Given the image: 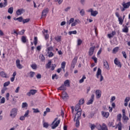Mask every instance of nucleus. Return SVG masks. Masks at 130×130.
<instances>
[{
	"mask_svg": "<svg viewBox=\"0 0 130 130\" xmlns=\"http://www.w3.org/2000/svg\"><path fill=\"white\" fill-rule=\"evenodd\" d=\"M102 92L101 90L100 89H97L95 91V96L96 99H99L101 98Z\"/></svg>",
	"mask_w": 130,
	"mask_h": 130,
	"instance_id": "8",
	"label": "nucleus"
},
{
	"mask_svg": "<svg viewBox=\"0 0 130 130\" xmlns=\"http://www.w3.org/2000/svg\"><path fill=\"white\" fill-rule=\"evenodd\" d=\"M114 62L116 66L118 67V68H121V63H120V61L117 59V58H115Z\"/></svg>",
	"mask_w": 130,
	"mask_h": 130,
	"instance_id": "13",
	"label": "nucleus"
},
{
	"mask_svg": "<svg viewBox=\"0 0 130 130\" xmlns=\"http://www.w3.org/2000/svg\"><path fill=\"white\" fill-rule=\"evenodd\" d=\"M8 85H10V81L6 82L4 83V87H7Z\"/></svg>",
	"mask_w": 130,
	"mask_h": 130,
	"instance_id": "62",
	"label": "nucleus"
},
{
	"mask_svg": "<svg viewBox=\"0 0 130 130\" xmlns=\"http://www.w3.org/2000/svg\"><path fill=\"white\" fill-rule=\"evenodd\" d=\"M92 59H93L95 62V63H97V58L95 57V56H93L92 57Z\"/></svg>",
	"mask_w": 130,
	"mask_h": 130,
	"instance_id": "58",
	"label": "nucleus"
},
{
	"mask_svg": "<svg viewBox=\"0 0 130 130\" xmlns=\"http://www.w3.org/2000/svg\"><path fill=\"white\" fill-rule=\"evenodd\" d=\"M80 119H81V116H77L76 118L74 121H76V127H79L80 125Z\"/></svg>",
	"mask_w": 130,
	"mask_h": 130,
	"instance_id": "9",
	"label": "nucleus"
},
{
	"mask_svg": "<svg viewBox=\"0 0 130 130\" xmlns=\"http://www.w3.org/2000/svg\"><path fill=\"white\" fill-rule=\"evenodd\" d=\"M14 12V8L13 7H10L8 9V13H9V14H13V13Z\"/></svg>",
	"mask_w": 130,
	"mask_h": 130,
	"instance_id": "31",
	"label": "nucleus"
},
{
	"mask_svg": "<svg viewBox=\"0 0 130 130\" xmlns=\"http://www.w3.org/2000/svg\"><path fill=\"white\" fill-rule=\"evenodd\" d=\"M58 77H57V75L56 74L53 75L52 76V80H54V79L56 78V80H57Z\"/></svg>",
	"mask_w": 130,
	"mask_h": 130,
	"instance_id": "53",
	"label": "nucleus"
},
{
	"mask_svg": "<svg viewBox=\"0 0 130 130\" xmlns=\"http://www.w3.org/2000/svg\"><path fill=\"white\" fill-rule=\"evenodd\" d=\"M122 54H123V56L124 58H126V53H125V51H122Z\"/></svg>",
	"mask_w": 130,
	"mask_h": 130,
	"instance_id": "59",
	"label": "nucleus"
},
{
	"mask_svg": "<svg viewBox=\"0 0 130 130\" xmlns=\"http://www.w3.org/2000/svg\"><path fill=\"white\" fill-rule=\"evenodd\" d=\"M95 50V46L93 47H91L90 49H89V51L88 52L89 53V55H90V56L93 55V54L94 53V51Z\"/></svg>",
	"mask_w": 130,
	"mask_h": 130,
	"instance_id": "16",
	"label": "nucleus"
},
{
	"mask_svg": "<svg viewBox=\"0 0 130 130\" xmlns=\"http://www.w3.org/2000/svg\"><path fill=\"white\" fill-rule=\"evenodd\" d=\"M129 100H130L129 97H126V98L125 99V100H124L125 103L124 104V105L125 107H126V106H127V105L128 104V103L129 101Z\"/></svg>",
	"mask_w": 130,
	"mask_h": 130,
	"instance_id": "23",
	"label": "nucleus"
},
{
	"mask_svg": "<svg viewBox=\"0 0 130 130\" xmlns=\"http://www.w3.org/2000/svg\"><path fill=\"white\" fill-rule=\"evenodd\" d=\"M17 112L18 109H17L16 108H13L10 111V116L13 118H15V117H16V116L17 115Z\"/></svg>",
	"mask_w": 130,
	"mask_h": 130,
	"instance_id": "4",
	"label": "nucleus"
},
{
	"mask_svg": "<svg viewBox=\"0 0 130 130\" xmlns=\"http://www.w3.org/2000/svg\"><path fill=\"white\" fill-rule=\"evenodd\" d=\"M94 94H92L91 96V99L87 103V105H90V104H92L93 103V101H94Z\"/></svg>",
	"mask_w": 130,
	"mask_h": 130,
	"instance_id": "17",
	"label": "nucleus"
},
{
	"mask_svg": "<svg viewBox=\"0 0 130 130\" xmlns=\"http://www.w3.org/2000/svg\"><path fill=\"white\" fill-rule=\"evenodd\" d=\"M122 32L124 33H127L128 32V27L125 25L124 28L122 29Z\"/></svg>",
	"mask_w": 130,
	"mask_h": 130,
	"instance_id": "29",
	"label": "nucleus"
},
{
	"mask_svg": "<svg viewBox=\"0 0 130 130\" xmlns=\"http://www.w3.org/2000/svg\"><path fill=\"white\" fill-rule=\"evenodd\" d=\"M20 62V61L19 59H17L16 60V64L17 68L21 70V69H23V66H22V65Z\"/></svg>",
	"mask_w": 130,
	"mask_h": 130,
	"instance_id": "12",
	"label": "nucleus"
},
{
	"mask_svg": "<svg viewBox=\"0 0 130 130\" xmlns=\"http://www.w3.org/2000/svg\"><path fill=\"white\" fill-rule=\"evenodd\" d=\"M75 21V19L74 18H71L69 21H68L67 22V25H70V24H73L74 21Z\"/></svg>",
	"mask_w": 130,
	"mask_h": 130,
	"instance_id": "27",
	"label": "nucleus"
},
{
	"mask_svg": "<svg viewBox=\"0 0 130 130\" xmlns=\"http://www.w3.org/2000/svg\"><path fill=\"white\" fill-rule=\"evenodd\" d=\"M55 40L57 42H60L61 41V36H58L55 38Z\"/></svg>",
	"mask_w": 130,
	"mask_h": 130,
	"instance_id": "32",
	"label": "nucleus"
},
{
	"mask_svg": "<svg viewBox=\"0 0 130 130\" xmlns=\"http://www.w3.org/2000/svg\"><path fill=\"white\" fill-rule=\"evenodd\" d=\"M122 6L123 8L128 9L130 7V2H127L126 3L125 2H123V3H122Z\"/></svg>",
	"mask_w": 130,
	"mask_h": 130,
	"instance_id": "14",
	"label": "nucleus"
},
{
	"mask_svg": "<svg viewBox=\"0 0 130 130\" xmlns=\"http://www.w3.org/2000/svg\"><path fill=\"white\" fill-rule=\"evenodd\" d=\"M29 110H27L26 112H25V114H24V117H28V115H29Z\"/></svg>",
	"mask_w": 130,
	"mask_h": 130,
	"instance_id": "55",
	"label": "nucleus"
},
{
	"mask_svg": "<svg viewBox=\"0 0 130 130\" xmlns=\"http://www.w3.org/2000/svg\"><path fill=\"white\" fill-rule=\"evenodd\" d=\"M90 127L91 128V130H93L95 129V127H96V125L94 124H91L90 125Z\"/></svg>",
	"mask_w": 130,
	"mask_h": 130,
	"instance_id": "47",
	"label": "nucleus"
},
{
	"mask_svg": "<svg viewBox=\"0 0 130 130\" xmlns=\"http://www.w3.org/2000/svg\"><path fill=\"white\" fill-rule=\"evenodd\" d=\"M77 23H81V21L78 19H75L74 22L71 24V27H75L77 25Z\"/></svg>",
	"mask_w": 130,
	"mask_h": 130,
	"instance_id": "22",
	"label": "nucleus"
},
{
	"mask_svg": "<svg viewBox=\"0 0 130 130\" xmlns=\"http://www.w3.org/2000/svg\"><path fill=\"white\" fill-rule=\"evenodd\" d=\"M25 9H19L17 10L16 15H17V16H20V15H22V14H24V13H25Z\"/></svg>",
	"mask_w": 130,
	"mask_h": 130,
	"instance_id": "10",
	"label": "nucleus"
},
{
	"mask_svg": "<svg viewBox=\"0 0 130 130\" xmlns=\"http://www.w3.org/2000/svg\"><path fill=\"white\" fill-rule=\"evenodd\" d=\"M48 54L49 57H52V56H53L54 55L53 53L51 52H48Z\"/></svg>",
	"mask_w": 130,
	"mask_h": 130,
	"instance_id": "51",
	"label": "nucleus"
},
{
	"mask_svg": "<svg viewBox=\"0 0 130 130\" xmlns=\"http://www.w3.org/2000/svg\"><path fill=\"white\" fill-rule=\"evenodd\" d=\"M38 41L37 37H35L34 39V43L35 45H37V42Z\"/></svg>",
	"mask_w": 130,
	"mask_h": 130,
	"instance_id": "42",
	"label": "nucleus"
},
{
	"mask_svg": "<svg viewBox=\"0 0 130 130\" xmlns=\"http://www.w3.org/2000/svg\"><path fill=\"white\" fill-rule=\"evenodd\" d=\"M47 49L48 52H50V51H52V50H53V47H52V46L48 47Z\"/></svg>",
	"mask_w": 130,
	"mask_h": 130,
	"instance_id": "46",
	"label": "nucleus"
},
{
	"mask_svg": "<svg viewBox=\"0 0 130 130\" xmlns=\"http://www.w3.org/2000/svg\"><path fill=\"white\" fill-rule=\"evenodd\" d=\"M19 91H20V87H19V86H18V87L16 88V89L15 92V93H19Z\"/></svg>",
	"mask_w": 130,
	"mask_h": 130,
	"instance_id": "63",
	"label": "nucleus"
},
{
	"mask_svg": "<svg viewBox=\"0 0 130 130\" xmlns=\"http://www.w3.org/2000/svg\"><path fill=\"white\" fill-rule=\"evenodd\" d=\"M64 85L66 87H70V80H66L64 82Z\"/></svg>",
	"mask_w": 130,
	"mask_h": 130,
	"instance_id": "30",
	"label": "nucleus"
},
{
	"mask_svg": "<svg viewBox=\"0 0 130 130\" xmlns=\"http://www.w3.org/2000/svg\"><path fill=\"white\" fill-rule=\"evenodd\" d=\"M49 11V10H48V8H46V9H44L42 11V17H44V18H45V17H46V15H47V14H48Z\"/></svg>",
	"mask_w": 130,
	"mask_h": 130,
	"instance_id": "11",
	"label": "nucleus"
},
{
	"mask_svg": "<svg viewBox=\"0 0 130 130\" xmlns=\"http://www.w3.org/2000/svg\"><path fill=\"white\" fill-rule=\"evenodd\" d=\"M49 125L48 124V123H47V122H45L43 124L44 127H45L46 128H47V127H48Z\"/></svg>",
	"mask_w": 130,
	"mask_h": 130,
	"instance_id": "54",
	"label": "nucleus"
},
{
	"mask_svg": "<svg viewBox=\"0 0 130 130\" xmlns=\"http://www.w3.org/2000/svg\"><path fill=\"white\" fill-rule=\"evenodd\" d=\"M102 73V71H101V69L100 68H98V71L96 73V77L97 79H99V76H100V82H102L103 81V79L104 78L103 77V76H102V74H101Z\"/></svg>",
	"mask_w": 130,
	"mask_h": 130,
	"instance_id": "3",
	"label": "nucleus"
},
{
	"mask_svg": "<svg viewBox=\"0 0 130 130\" xmlns=\"http://www.w3.org/2000/svg\"><path fill=\"white\" fill-rule=\"evenodd\" d=\"M23 17H18V22H23Z\"/></svg>",
	"mask_w": 130,
	"mask_h": 130,
	"instance_id": "61",
	"label": "nucleus"
},
{
	"mask_svg": "<svg viewBox=\"0 0 130 130\" xmlns=\"http://www.w3.org/2000/svg\"><path fill=\"white\" fill-rule=\"evenodd\" d=\"M5 102H6V100L5 98H2V99L1 100L0 104H4Z\"/></svg>",
	"mask_w": 130,
	"mask_h": 130,
	"instance_id": "48",
	"label": "nucleus"
},
{
	"mask_svg": "<svg viewBox=\"0 0 130 130\" xmlns=\"http://www.w3.org/2000/svg\"><path fill=\"white\" fill-rule=\"evenodd\" d=\"M50 68L51 71H54V69L56 67V65H55V64H52Z\"/></svg>",
	"mask_w": 130,
	"mask_h": 130,
	"instance_id": "38",
	"label": "nucleus"
},
{
	"mask_svg": "<svg viewBox=\"0 0 130 130\" xmlns=\"http://www.w3.org/2000/svg\"><path fill=\"white\" fill-rule=\"evenodd\" d=\"M61 69L64 71V68H66V61H63L61 64Z\"/></svg>",
	"mask_w": 130,
	"mask_h": 130,
	"instance_id": "41",
	"label": "nucleus"
},
{
	"mask_svg": "<svg viewBox=\"0 0 130 130\" xmlns=\"http://www.w3.org/2000/svg\"><path fill=\"white\" fill-rule=\"evenodd\" d=\"M59 123H60V120H58L57 121H56L52 126V129L56 128V127L58 126V124H59Z\"/></svg>",
	"mask_w": 130,
	"mask_h": 130,
	"instance_id": "15",
	"label": "nucleus"
},
{
	"mask_svg": "<svg viewBox=\"0 0 130 130\" xmlns=\"http://www.w3.org/2000/svg\"><path fill=\"white\" fill-rule=\"evenodd\" d=\"M85 9H81L80 12V14L81 15V16L83 17V16H85Z\"/></svg>",
	"mask_w": 130,
	"mask_h": 130,
	"instance_id": "37",
	"label": "nucleus"
},
{
	"mask_svg": "<svg viewBox=\"0 0 130 130\" xmlns=\"http://www.w3.org/2000/svg\"><path fill=\"white\" fill-rule=\"evenodd\" d=\"M27 106L28 104H27V103H23L22 104V108H25V107H27Z\"/></svg>",
	"mask_w": 130,
	"mask_h": 130,
	"instance_id": "52",
	"label": "nucleus"
},
{
	"mask_svg": "<svg viewBox=\"0 0 130 130\" xmlns=\"http://www.w3.org/2000/svg\"><path fill=\"white\" fill-rule=\"evenodd\" d=\"M82 41L81 40V39H78L77 41V45H81V44H82Z\"/></svg>",
	"mask_w": 130,
	"mask_h": 130,
	"instance_id": "57",
	"label": "nucleus"
},
{
	"mask_svg": "<svg viewBox=\"0 0 130 130\" xmlns=\"http://www.w3.org/2000/svg\"><path fill=\"white\" fill-rule=\"evenodd\" d=\"M104 67H105V69H106V70H109V65L108 64V62H107V60L104 61L103 62Z\"/></svg>",
	"mask_w": 130,
	"mask_h": 130,
	"instance_id": "20",
	"label": "nucleus"
},
{
	"mask_svg": "<svg viewBox=\"0 0 130 130\" xmlns=\"http://www.w3.org/2000/svg\"><path fill=\"white\" fill-rule=\"evenodd\" d=\"M86 12H88V13H90L91 16H92V17H96V16H97V14H98V11L96 10L94 11L92 8H90L87 10Z\"/></svg>",
	"mask_w": 130,
	"mask_h": 130,
	"instance_id": "5",
	"label": "nucleus"
},
{
	"mask_svg": "<svg viewBox=\"0 0 130 130\" xmlns=\"http://www.w3.org/2000/svg\"><path fill=\"white\" fill-rule=\"evenodd\" d=\"M58 90H60L62 91H66L67 90V87L64 84H62L60 87L58 88Z\"/></svg>",
	"mask_w": 130,
	"mask_h": 130,
	"instance_id": "25",
	"label": "nucleus"
},
{
	"mask_svg": "<svg viewBox=\"0 0 130 130\" xmlns=\"http://www.w3.org/2000/svg\"><path fill=\"white\" fill-rule=\"evenodd\" d=\"M30 21L29 19H23L22 22L23 24H25L26 23H28Z\"/></svg>",
	"mask_w": 130,
	"mask_h": 130,
	"instance_id": "50",
	"label": "nucleus"
},
{
	"mask_svg": "<svg viewBox=\"0 0 130 130\" xmlns=\"http://www.w3.org/2000/svg\"><path fill=\"white\" fill-rule=\"evenodd\" d=\"M30 67L32 70H37V64H36V63L31 64Z\"/></svg>",
	"mask_w": 130,
	"mask_h": 130,
	"instance_id": "33",
	"label": "nucleus"
},
{
	"mask_svg": "<svg viewBox=\"0 0 130 130\" xmlns=\"http://www.w3.org/2000/svg\"><path fill=\"white\" fill-rule=\"evenodd\" d=\"M69 34L70 35H72V34L76 35V34H77V30L70 31Z\"/></svg>",
	"mask_w": 130,
	"mask_h": 130,
	"instance_id": "43",
	"label": "nucleus"
},
{
	"mask_svg": "<svg viewBox=\"0 0 130 130\" xmlns=\"http://www.w3.org/2000/svg\"><path fill=\"white\" fill-rule=\"evenodd\" d=\"M118 22H119V24L120 25H122L123 23V19H122V17L121 16H120V17H119L118 18Z\"/></svg>",
	"mask_w": 130,
	"mask_h": 130,
	"instance_id": "28",
	"label": "nucleus"
},
{
	"mask_svg": "<svg viewBox=\"0 0 130 130\" xmlns=\"http://www.w3.org/2000/svg\"><path fill=\"white\" fill-rule=\"evenodd\" d=\"M75 111H77V113L74 118V120H76L77 116H81L82 115V109H81V106L80 104H77L75 106Z\"/></svg>",
	"mask_w": 130,
	"mask_h": 130,
	"instance_id": "1",
	"label": "nucleus"
},
{
	"mask_svg": "<svg viewBox=\"0 0 130 130\" xmlns=\"http://www.w3.org/2000/svg\"><path fill=\"white\" fill-rule=\"evenodd\" d=\"M85 102V101L84 100V99H81L80 101H79V104L80 106L84 104V103Z\"/></svg>",
	"mask_w": 130,
	"mask_h": 130,
	"instance_id": "45",
	"label": "nucleus"
},
{
	"mask_svg": "<svg viewBox=\"0 0 130 130\" xmlns=\"http://www.w3.org/2000/svg\"><path fill=\"white\" fill-rule=\"evenodd\" d=\"M35 76V72H29L30 78H34Z\"/></svg>",
	"mask_w": 130,
	"mask_h": 130,
	"instance_id": "40",
	"label": "nucleus"
},
{
	"mask_svg": "<svg viewBox=\"0 0 130 130\" xmlns=\"http://www.w3.org/2000/svg\"><path fill=\"white\" fill-rule=\"evenodd\" d=\"M32 110H34V113H39L40 112V111L38 109H32Z\"/></svg>",
	"mask_w": 130,
	"mask_h": 130,
	"instance_id": "49",
	"label": "nucleus"
},
{
	"mask_svg": "<svg viewBox=\"0 0 130 130\" xmlns=\"http://www.w3.org/2000/svg\"><path fill=\"white\" fill-rule=\"evenodd\" d=\"M71 10V7H68L64 9V12H69Z\"/></svg>",
	"mask_w": 130,
	"mask_h": 130,
	"instance_id": "64",
	"label": "nucleus"
},
{
	"mask_svg": "<svg viewBox=\"0 0 130 130\" xmlns=\"http://www.w3.org/2000/svg\"><path fill=\"white\" fill-rule=\"evenodd\" d=\"M21 41H22V42H23V43H26V37L22 36L21 38Z\"/></svg>",
	"mask_w": 130,
	"mask_h": 130,
	"instance_id": "44",
	"label": "nucleus"
},
{
	"mask_svg": "<svg viewBox=\"0 0 130 130\" xmlns=\"http://www.w3.org/2000/svg\"><path fill=\"white\" fill-rule=\"evenodd\" d=\"M0 75L3 78H7V74H6V73L4 72V71H2L0 73Z\"/></svg>",
	"mask_w": 130,
	"mask_h": 130,
	"instance_id": "34",
	"label": "nucleus"
},
{
	"mask_svg": "<svg viewBox=\"0 0 130 130\" xmlns=\"http://www.w3.org/2000/svg\"><path fill=\"white\" fill-rule=\"evenodd\" d=\"M78 61V57L76 56L75 57L71 63V68L72 69H75V67H76V64H77V62Z\"/></svg>",
	"mask_w": 130,
	"mask_h": 130,
	"instance_id": "6",
	"label": "nucleus"
},
{
	"mask_svg": "<svg viewBox=\"0 0 130 130\" xmlns=\"http://www.w3.org/2000/svg\"><path fill=\"white\" fill-rule=\"evenodd\" d=\"M115 34H116V32H115V31H113L111 34H108V37L110 39L112 38Z\"/></svg>",
	"mask_w": 130,
	"mask_h": 130,
	"instance_id": "24",
	"label": "nucleus"
},
{
	"mask_svg": "<svg viewBox=\"0 0 130 130\" xmlns=\"http://www.w3.org/2000/svg\"><path fill=\"white\" fill-rule=\"evenodd\" d=\"M115 128H118V130L122 129V124L121 121L119 122L116 125Z\"/></svg>",
	"mask_w": 130,
	"mask_h": 130,
	"instance_id": "18",
	"label": "nucleus"
},
{
	"mask_svg": "<svg viewBox=\"0 0 130 130\" xmlns=\"http://www.w3.org/2000/svg\"><path fill=\"white\" fill-rule=\"evenodd\" d=\"M122 122L124 124L127 123V121H128L129 118H128V117H127L125 115V110L124 109H122Z\"/></svg>",
	"mask_w": 130,
	"mask_h": 130,
	"instance_id": "2",
	"label": "nucleus"
},
{
	"mask_svg": "<svg viewBox=\"0 0 130 130\" xmlns=\"http://www.w3.org/2000/svg\"><path fill=\"white\" fill-rule=\"evenodd\" d=\"M7 5H5V3L3 4V3H0V8H6Z\"/></svg>",
	"mask_w": 130,
	"mask_h": 130,
	"instance_id": "56",
	"label": "nucleus"
},
{
	"mask_svg": "<svg viewBox=\"0 0 130 130\" xmlns=\"http://www.w3.org/2000/svg\"><path fill=\"white\" fill-rule=\"evenodd\" d=\"M102 115L104 117H106V118H108V116H109V113L104 111H102Z\"/></svg>",
	"mask_w": 130,
	"mask_h": 130,
	"instance_id": "21",
	"label": "nucleus"
},
{
	"mask_svg": "<svg viewBox=\"0 0 130 130\" xmlns=\"http://www.w3.org/2000/svg\"><path fill=\"white\" fill-rule=\"evenodd\" d=\"M122 116L121 115V114H119L117 115V120H118V121L120 122L121 121Z\"/></svg>",
	"mask_w": 130,
	"mask_h": 130,
	"instance_id": "39",
	"label": "nucleus"
},
{
	"mask_svg": "<svg viewBox=\"0 0 130 130\" xmlns=\"http://www.w3.org/2000/svg\"><path fill=\"white\" fill-rule=\"evenodd\" d=\"M51 63V60H49L48 63L46 64V69H50V67L52 64Z\"/></svg>",
	"mask_w": 130,
	"mask_h": 130,
	"instance_id": "26",
	"label": "nucleus"
},
{
	"mask_svg": "<svg viewBox=\"0 0 130 130\" xmlns=\"http://www.w3.org/2000/svg\"><path fill=\"white\" fill-rule=\"evenodd\" d=\"M84 80H86V76H83L82 78L79 80V83L82 84V83H84Z\"/></svg>",
	"mask_w": 130,
	"mask_h": 130,
	"instance_id": "36",
	"label": "nucleus"
},
{
	"mask_svg": "<svg viewBox=\"0 0 130 130\" xmlns=\"http://www.w3.org/2000/svg\"><path fill=\"white\" fill-rule=\"evenodd\" d=\"M119 49V47H116L113 49V53L115 54L116 52L118 51V50Z\"/></svg>",
	"mask_w": 130,
	"mask_h": 130,
	"instance_id": "35",
	"label": "nucleus"
},
{
	"mask_svg": "<svg viewBox=\"0 0 130 130\" xmlns=\"http://www.w3.org/2000/svg\"><path fill=\"white\" fill-rule=\"evenodd\" d=\"M37 93V90L35 89H31L28 92H27L26 95L30 97L31 95H35Z\"/></svg>",
	"mask_w": 130,
	"mask_h": 130,
	"instance_id": "7",
	"label": "nucleus"
},
{
	"mask_svg": "<svg viewBox=\"0 0 130 130\" xmlns=\"http://www.w3.org/2000/svg\"><path fill=\"white\" fill-rule=\"evenodd\" d=\"M68 97H69V96L68 95L67 92L63 91L62 93L61 98L63 99V100H67V99H68Z\"/></svg>",
	"mask_w": 130,
	"mask_h": 130,
	"instance_id": "19",
	"label": "nucleus"
},
{
	"mask_svg": "<svg viewBox=\"0 0 130 130\" xmlns=\"http://www.w3.org/2000/svg\"><path fill=\"white\" fill-rule=\"evenodd\" d=\"M115 99H116L115 96H112L110 100V103H112L113 102V101H114V100H115Z\"/></svg>",
	"mask_w": 130,
	"mask_h": 130,
	"instance_id": "60",
	"label": "nucleus"
}]
</instances>
